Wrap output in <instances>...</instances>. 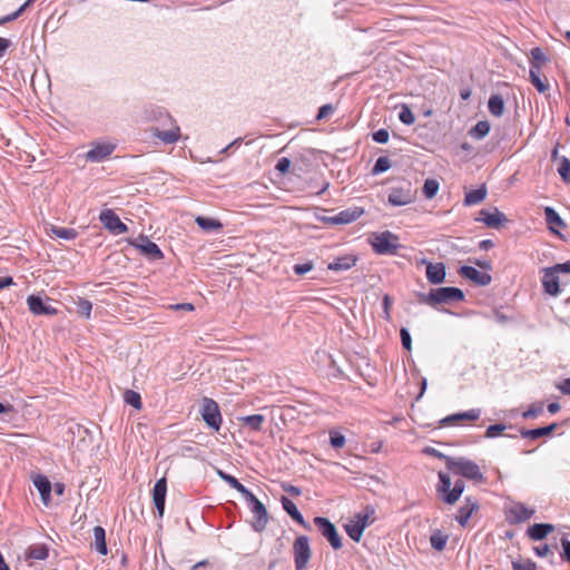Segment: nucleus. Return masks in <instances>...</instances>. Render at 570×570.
<instances>
[{"instance_id":"obj_1","label":"nucleus","mask_w":570,"mask_h":570,"mask_svg":"<svg viewBox=\"0 0 570 570\" xmlns=\"http://www.w3.org/2000/svg\"><path fill=\"white\" fill-rule=\"evenodd\" d=\"M145 119L148 121H159L163 127H153L150 132L153 137L158 138L166 145L175 144L180 138V128L176 120L161 107H148L144 110Z\"/></svg>"},{"instance_id":"obj_56","label":"nucleus","mask_w":570,"mask_h":570,"mask_svg":"<svg viewBox=\"0 0 570 570\" xmlns=\"http://www.w3.org/2000/svg\"><path fill=\"white\" fill-rule=\"evenodd\" d=\"M314 268V264L312 262H306L304 264L294 265L293 269L296 275H304L311 272Z\"/></svg>"},{"instance_id":"obj_17","label":"nucleus","mask_w":570,"mask_h":570,"mask_svg":"<svg viewBox=\"0 0 570 570\" xmlns=\"http://www.w3.org/2000/svg\"><path fill=\"white\" fill-rule=\"evenodd\" d=\"M460 275L472 281L476 285L487 286L491 283L492 277L488 273L479 272L472 266H462L459 271Z\"/></svg>"},{"instance_id":"obj_62","label":"nucleus","mask_w":570,"mask_h":570,"mask_svg":"<svg viewBox=\"0 0 570 570\" xmlns=\"http://www.w3.org/2000/svg\"><path fill=\"white\" fill-rule=\"evenodd\" d=\"M170 308L176 309V311L183 309V311L191 312V311H194V305L190 303H181V304L170 305Z\"/></svg>"},{"instance_id":"obj_42","label":"nucleus","mask_w":570,"mask_h":570,"mask_svg":"<svg viewBox=\"0 0 570 570\" xmlns=\"http://www.w3.org/2000/svg\"><path fill=\"white\" fill-rule=\"evenodd\" d=\"M391 168V160L385 157V156H382V157H379L372 168V174L373 175H379V174H382L386 170H389Z\"/></svg>"},{"instance_id":"obj_28","label":"nucleus","mask_w":570,"mask_h":570,"mask_svg":"<svg viewBox=\"0 0 570 570\" xmlns=\"http://www.w3.org/2000/svg\"><path fill=\"white\" fill-rule=\"evenodd\" d=\"M530 81L537 88V90L541 94L546 92L549 89V83L546 79H542L540 76V65L535 63L530 67L529 71Z\"/></svg>"},{"instance_id":"obj_5","label":"nucleus","mask_w":570,"mask_h":570,"mask_svg":"<svg viewBox=\"0 0 570 570\" xmlns=\"http://www.w3.org/2000/svg\"><path fill=\"white\" fill-rule=\"evenodd\" d=\"M464 298V294L460 288L456 287H440L431 289L428 295H420V302L426 303L431 306L436 304H448L452 302H459Z\"/></svg>"},{"instance_id":"obj_44","label":"nucleus","mask_w":570,"mask_h":570,"mask_svg":"<svg viewBox=\"0 0 570 570\" xmlns=\"http://www.w3.org/2000/svg\"><path fill=\"white\" fill-rule=\"evenodd\" d=\"M35 2V0H27L17 11H14L13 13L11 14H8L3 18L0 19V24H3V23H7V22H10V21H13L16 20L17 18H19L22 12L29 8L32 3Z\"/></svg>"},{"instance_id":"obj_57","label":"nucleus","mask_w":570,"mask_h":570,"mask_svg":"<svg viewBox=\"0 0 570 570\" xmlns=\"http://www.w3.org/2000/svg\"><path fill=\"white\" fill-rule=\"evenodd\" d=\"M400 336H401V342H402L403 347L405 350L410 351L412 340H411V335H410L409 331L406 328H401Z\"/></svg>"},{"instance_id":"obj_26","label":"nucleus","mask_w":570,"mask_h":570,"mask_svg":"<svg viewBox=\"0 0 570 570\" xmlns=\"http://www.w3.org/2000/svg\"><path fill=\"white\" fill-rule=\"evenodd\" d=\"M556 429H557V423H552L548 426L532 429V430L522 429L520 431V434L523 439L537 440L539 438L550 435Z\"/></svg>"},{"instance_id":"obj_34","label":"nucleus","mask_w":570,"mask_h":570,"mask_svg":"<svg viewBox=\"0 0 570 570\" xmlns=\"http://www.w3.org/2000/svg\"><path fill=\"white\" fill-rule=\"evenodd\" d=\"M488 108L493 116H502L504 111L503 98L500 95H492L489 99Z\"/></svg>"},{"instance_id":"obj_29","label":"nucleus","mask_w":570,"mask_h":570,"mask_svg":"<svg viewBox=\"0 0 570 570\" xmlns=\"http://www.w3.org/2000/svg\"><path fill=\"white\" fill-rule=\"evenodd\" d=\"M553 525L549 523H535L528 529V535L532 540H542L553 531Z\"/></svg>"},{"instance_id":"obj_60","label":"nucleus","mask_w":570,"mask_h":570,"mask_svg":"<svg viewBox=\"0 0 570 570\" xmlns=\"http://www.w3.org/2000/svg\"><path fill=\"white\" fill-rule=\"evenodd\" d=\"M533 551L538 557H547L551 553V548L548 544H540L534 547Z\"/></svg>"},{"instance_id":"obj_24","label":"nucleus","mask_w":570,"mask_h":570,"mask_svg":"<svg viewBox=\"0 0 570 570\" xmlns=\"http://www.w3.org/2000/svg\"><path fill=\"white\" fill-rule=\"evenodd\" d=\"M480 415H481L480 409H471L465 412L449 415V416L444 417L441 422H442V424L448 425V424L456 423V422H461V421H476L480 417Z\"/></svg>"},{"instance_id":"obj_10","label":"nucleus","mask_w":570,"mask_h":570,"mask_svg":"<svg viewBox=\"0 0 570 570\" xmlns=\"http://www.w3.org/2000/svg\"><path fill=\"white\" fill-rule=\"evenodd\" d=\"M200 413L208 428L215 431L219 430L222 424V414L218 404L214 400L205 397L203 400Z\"/></svg>"},{"instance_id":"obj_46","label":"nucleus","mask_w":570,"mask_h":570,"mask_svg":"<svg viewBox=\"0 0 570 570\" xmlns=\"http://www.w3.org/2000/svg\"><path fill=\"white\" fill-rule=\"evenodd\" d=\"M125 401H126V403H128L129 405L134 406L135 409H140L141 407V397L135 391H131V390L126 391V393H125Z\"/></svg>"},{"instance_id":"obj_33","label":"nucleus","mask_w":570,"mask_h":570,"mask_svg":"<svg viewBox=\"0 0 570 570\" xmlns=\"http://www.w3.org/2000/svg\"><path fill=\"white\" fill-rule=\"evenodd\" d=\"M487 196V188L484 186L470 190L465 194L464 204L466 206H472L481 203Z\"/></svg>"},{"instance_id":"obj_55","label":"nucleus","mask_w":570,"mask_h":570,"mask_svg":"<svg viewBox=\"0 0 570 570\" xmlns=\"http://www.w3.org/2000/svg\"><path fill=\"white\" fill-rule=\"evenodd\" d=\"M373 140L377 144H386L390 138V134L386 129H379L372 135Z\"/></svg>"},{"instance_id":"obj_59","label":"nucleus","mask_w":570,"mask_h":570,"mask_svg":"<svg viewBox=\"0 0 570 570\" xmlns=\"http://www.w3.org/2000/svg\"><path fill=\"white\" fill-rule=\"evenodd\" d=\"M291 167V160L286 157L284 158H281L277 164H276V169L281 173V174H285L288 171Z\"/></svg>"},{"instance_id":"obj_53","label":"nucleus","mask_w":570,"mask_h":570,"mask_svg":"<svg viewBox=\"0 0 570 570\" xmlns=\"http://www.w3.org/2000/svg\"><path fill=\"white\" fill-rule=\"evenodd\" d=\"M282 507L283 509L291 515L293 517L296 512H298V509L296 507V504L289 500L288 498L286 497H283L282 498Z\"/></svg>"},{"instance_id":"obj_43","label":"nucleus","mask_w":570,"mask_h":570,"mask_svg":"<svg viewBox=\"0 0 570 570\" xmlns=\"http://www.w3.org/2000/svg\"><path fill=\"white\" fill-rule=\"evenodd\" d=\"M439 190V183L435 179H426L423 185V194L426 198H433Z\"/></svg>"},{"instance_id":"obj_20","label":"nucleus","mask_w":570,"mask_h":570,"mask_svg":"<svg viewBox=\"0 0 570 570\" xmlns=\"http://www.w3.org/2000/svg\"><path fill=\"white\" fill-rule=\"evenodd\" d=\"M479 508L478 502L472 498H465L464 504L459 509L455 520L460 525H466L472 513Z\"/></svg>"},{"instance_id":"obj_15","label":"nucleus","mask_w":570,"mask_h":570,"mask_svg":"<svg viewBox=\"0 0 570 570\" xmlns=\"http://www.w3.org/2000/svg\"><path fill=\"white\" fill-rule=\"evenodd\" d=\"M167 494V481L166 478H161L157 480L153 489V501L158 512L159 518L164 515L165 512V501Z\"/></svg>"},{"instance_id":"obj_50","label":"nucleus","mask_w":570,"mask_h":570,"mask_svg":"<svg viewBox=\"0 0 570 570\" xmlns=\"http://www.w3.org/2000/svg\"><path fill=\"white\" fill-rule=\"evenodd\" d=\"M330 442L334 449H341L345 445L346 440L343 434L332 431L330 433Z\"/></svg>"},{"instance_id":"obj_61","label":"nucleus","mask_w":570,"mask_h":570,"mask_svg":"<svg viewBox=\"0 0 570 570\" xmlns=\"http://www.w3.org/2000/svg\"><path fill=\"white\" fill-rule=\"evenodd\" d=\"M10 46L11 41L9 39L0 37V59L6 55Z\"/></svg>"},{"instance_id":"obj_7","label":"nucleus","mask_w":570,"mask_h":570,"mask_svg":"<svg viewBox=\"0 0 570 570\" xmlns=\"http://www.w3.org/2000/svg\"><path fill=\"white\" fill-rule=\"evenodd\" d=\"M250 507V511L254 514L255 520L252 523L253 529L256 532H261L266 528L268 515L265 505L249 491V493L244 497Z\"/></svg>"},{"instance_id":"obj_8","label":"nucleus","mask_w":570,"mask_h":570,"mask_svg":"<svg viewBox=\"0 0 570 570\" xmlns=\"http://www.w3.org/2000/svg\"><path fill=\"white\" fill-rule=\"evenodd\" d=\"M293 553L296 570H306L307 563L311 559L312 551L309 540L306 535H299L293 543Z\"/></svg>"},{"instance_id":"obj_51","label":"nucleus","mask_w":570,"mask_h":570,"mask_svg":"<svg viewBox=\"0 0 570 570\" xmlns=\"http://www.w3.org/2000/svg\"><path fill=\"white\" fill-rule=\"evenodd\" d=\"M543 411V405L540 404H532L525 412H523L522 416L524 419H534L539 416Z\"/></svg>"},{"instance_id":"obj_35","label":"nucleus","mask_w":570,"mask_h":570,"mask_svg":"<svg viewBox=\"0 0 570 570\" xmlns=\"http://www.w3.org/2000/svg\"><path fill=\"white\" fill-rule=\"evenodd\" d=\"M464 491V482L462 480L455 481L452 490L443 497V501L448 504H454Z\"/></svg>"},{"instance_id":"obj_4","label":"nucleus","mask_w":570,"mask_h":570,"mask_svg":"<svg viewBox=\"0 0 570 570\" xmlns=\"http://www.w3.org/2000/svg\"><path fill=\"white\" fill-rule=\"evenodd\" d=\"M445 464L446 468L455 474L474 481L484 480L479 465L469 459L445 456Z\"/></svg>"},{"instance_id":"obj_6","label":"nucleus","mask_w":570,"mask_h":570,"mask_svg":"<svg viewBox=\"0 0 570 570\" xmlns=\"http://www.w3.org/2000/svg\"><path fill=\"white\" fill-rule=\"evenodd\" d=\"M371 245L380 255H393L401 247L399 237L389 230L374 234Z\"/></svg>"},{"instance_id":"obj_3","label":"nucleus","mask_w":570,"mask_h":570,"mask_svg":"<svg viewBox=\"0 0 570 570\" xmlns=\"http://www.w3.org/2000/svg\"><path fill=\"white\" fill-rule=\"evenodd\" d=\"M374 514L375 510L367 505L363 512L356 513L348 520L345 524V531L353 541L358 542L361 540L365 528L374 522Z\"/></svg>"},{"instance_id":"obj_21","label":"nucleus","mask_w":570,"mask_h":570,"mask_svg":"<svg viewBox=\"0 0 570 570\" xmlns=\"http://www.w3.org/2000/svg\"><path fill=\"white\" fill-rule=\"evenodd\" d=\"M364 214L363 208L354 206L335 214L336 225H346L355 222Z\"/></svg>"},{"instance_id":"obj_36","label":"nucleus","mask_w":570,"mask_h":570,"mask_svg":"<svg viewBox=\"0 0 570 570\" xmlns=\"http://www.w3.org/2000/svg\"><path fill=\"white\" fill-rule=\"evenodd\" d=\"M448 534H444L441 530H435L430 537L431 547L436 551H442L448 542Z\"/></svg>"},{"instance_id":"obj_52","label":"nucleus","mask_w":570,"mask_h":570,"mask_svg":"<svg viewBox=\"0 0 570 570\" xmlns=\"http://www.w3.org/2000/svg\"><path fill=\"white\" fill-rule=\"evenodd\" d=\"M507 426L504 424H493L490 425L485 431V438L492 439L501 434Z\"/></svg>"},{"instance_id":"obj_41","label":"nucleus","mask_w":570,"mask_h":570,"mask_svg":"<svg viewBox=\"0 0 570 570\" xmlns=\"http://www.w3.org/2000/svg\"><path fill=\"white\" fill-rule=\"evenodd\" d=\"M440 483L438 485V492L442 495H446L451 489V479L446 473L439 472Z\"/></svg>"},{"instance_id":"obj_63","label":"nucleus","mask_w":570,"mask_h":570,"mask_svg":"<svg viewBox=\"0 0 570 570\" xmlns=\"http://www.w3.org/2000/svg\"><path fill=\"white\" fill-rule=\"evenodd\" d=\"M558 389L567 395H570V379L563 380L559 385Z\"/></svg>"},{"instance_id":"obj_40","label":"nucleus","mask_w":570,"mask_h":570,"mask_svg":"<svg viewBox=\"0 0 570 570\" xmlns=\"http://www.w3.org/2000/svg\"><path fill=\"white\" fill-rule=\"evenodd\" d=\"M27 556L33 560H45L48 557V549L45 544L31 546L28 549Z\"/></svg>"},{"instance_id":"obj_49","label":"nucleus","mask_w":570,"mask_h":570,"mask_svg":"<svg viewBox=\"0 0 570 570\" xmlns=\"http://www.w3.org/2000/svg\"><path fill=\"white\" fill-rule=\"evenodd\" d=\"M399 119L405 125H412L415 121V117L407 106L402 107Z\"/></svg>"},{"instance_id":"obj_18","label":"nucleus","mask_w":570,"mask_h":570,"mask_svg":"<svg viewBox=\"0 0 570 570\" xmlns=\"http://www.w3.org/2000/svg\"><path fill=\"white\" fill-rule=\"evenodd\" d=\"M479 216L478 220L491 228H499L501 224L507 220L505 215L498 208H493V210L481 209Z\"/></svg>"},{"instance_id":"obj_11","label":"nucleus","mask_w":570,"mask_h":570,"mask_svg":"<svg viewBox=\"0 0 570 570\" xmlns=\"http://www.w3.org/2000/svg\"><path fill=\"white\" fill-rule=\"evenodd\" d=\"M416 198V191L410 184L400 187H393L389 191L387 202L392 206H405L412 204Z\"/></svg>"},{"instance_id":"obj_16","label":"nucleus","mask_w":570,"mask_h":570,"mask_svg":"<svg viewBox=\"0 0 570 570\" xmlns=\"http://www.w3.org/2000/svg\"><path fill=\"white\" fill-rule=\"evenodd\" d=\"M116 146L109 142L96 144L90 150L87 151L86 158L89 161L100 163L107 159Z\"/></svg>"},{"instance_id":"obj_22","label":"nucleus","mask_w":570,"mask_h":570,"mask_svg":"<svg viewBox=\"0 0 570 570\" xmlns=\"http://www.w3.org/2000/svg\"><path fill=\"white\" fill-rule=\"evenodd\" d=\"M445 266L443 263H428L426 278L431 284H441L445 278Z\"/></svg>"},{"instance_id":"obj_9","label":"nucleus","mask_w":570,"mask_h":570,"mask_svg":"<svg viewBox=\"0 0 570 570\" xmlns=\"http://www.w3.org/2000/svg\"><path fill=\"white\" fill-rule=\"evenodd\" d=\"M314 523L318 528L321 534L328 541L334 550L342 548V538L338 534L334 523L324 517L314 518Z\"/></svg>"},{"instance_id":"obj_48","label":"nucleus","mask_w":570,"mask_h":570,"mask_svg":"<svg viewBox=\"0 0 570 570\" xmlns=\"http://www.w3.org/2000/svg\"><path fill=\"white\" fill-rule=\"evenodd\" d=\"M530 55H531V66H534L535 63H539L541 66L542 63H544L547 61V56L538 47L532 48L530 51Z\"/></svg>"},{"instance_id":"obj_27","label":"nucleus","mask_w":570,"mask_h":570,"mask_svg":"<svg viewBox=\"0 0 570 570\" xmlns=\"http://www.w3.org/2000/svg\"><path fill=\"white\" fill-rule=\"evenodd\" d=\"M195 223L199 228H202L204 232L210 233V232H220L223 229V224L215 218L212 217H205V216H197L195 218Z\"/></svg>"},{"instance_id":"obj_25","label":"nucleus","mask_w":570,"mask_h":570,"mask_svg":"<svg viewBox=\"0 0 570 570\" xmlns=\"http://www.w3.org/2000/svg\"><path fill=\"white\" fill-rule=\"evenodd\" d=\"M356 264V257L354 255H345L335 258L327 266L330 271L344 272L351 269Z\"/></svg>"},{"instance_id":"obj_45","label":"nucleus","mask_w":570,"mask_h":570,"mask_svg":"<svg viewBox=\"0 0 570 570\" xmlns=\"http://www.w3.org/2000/svg\"><path fill=\"white\" fill-rule=\"evenodd\" d=\"M92 304L90 301L85 298H79L77 302V312L79 315L89 318L91 315Z\"/></svg>"},{"instance_id":"obj_13","label":"nucleus","mask_w":570,"mask_h":570,"mask_svg":"<svg viewBox=\"0 0 570 570\" xmlns=\"http://www.w3.org/2000/svg\"><path fill=\"white\" fill-rule=\"evenodd\" d=\"M51 298L41 297L40 295H29L27 297V304L29 311L37 316L46 315L52 316L57 314V309L50 304Z\"/></svg>"},{"instance_id":"obj_54","label":"nucleus","mask_w":570,"mask_h":570,"mask_svg":"<svg viewBox=\"0 0 570 570\" xmlns=\"http://www.w3.org/2000/svg\"><path fill=\"white\" fill-rule=\"evenodd\" d=\"M334 107L331 104L323 105L317 112L316 119L323 120L327 117H330L334 112Z\"/></svg>"},{"instance_id":"obj_31","label":"nucleus","mask_w":570,"mask_h":570,"mask_svg":"<svg viewBox=\"0 0 570 570\" xmlns=\"http://www.w3.org/2000/svg\"><path fill=\"white\" fill-rule=\"evenodd\" d=\"M218 476L224 480L230 488L238 491L243 497H246L249 493V490L243 485L235 476L218 470L217 471Z\"/></svg>"},{"instance_id":"obj_30","label":"nucleus","mask_w":570,"mask_h":570,"mask_svg":"<svg viewBox=\"0 0 570 570\" xmlns=\"http://www.w3.org/2000/svg\"><path fill=\"white\" fill-rule=\"evenodd\" d=\"M92 547L96 549V551H98L102 556H106L108 552L107 544H106V531L100 525H97L94 528Z\"/></svg>"},{"instance_id":"obj_38","label":"nucleus","mask_w":570,"mask_h":570,"mask_svg":"<svg viewBox=\"0 0 570 570\" xmlns=\"http://www.w3.org/2000/svg\"><path fill=\"white\" fill-rule=\"evenodd\" d=\"M544 216H546V220L549 225H551V229L554 232V226L557 227H564L566 224L563 222V219L560 217V215L551 207H546L544 208Z\"/></svg>"},{"instance_id":"obj_64","label":"nucleus","mask_w":570,"mask_h":570,"mask_svg":"<svg viewBox=\"0 0 570 570\" xmlns=\"http://www.w3.org/2000/svg\"><path fill=\"white\" fill-rule=\"evenodd\" d=\"M561 544L563 548L564 559L570 562V541L567 539H562Z\"/></svg>"},{"instance_id":"obj_23","label":"nucleus","mask_w":570,"mask_h":570,"mask_svg":"<svg viewBox=\"0 0 570 570\" xmlns=\"http://www.w3.org/2000/svg\"><path fill=\"white\" fill-rule=\"evenodd\" d=\"M33 485L39 491L43 504L48 505L51 497V483L48 478L41 474L36 475L33 478Z\"/></svg>"},{"instance_id":"obj_19","label":"nucleus","mask_w":570,"mask_h":570,"mask_svg":"<svg viewBox=\"0 0 570 570\" xmlns=\"http://www.w3.org/2000/svg\"><path fill=\"white\" fill-rule=\"evenodd\" d=\"M533 510L527 508L523 503H515L509 509V520L515 523L524 522L529 520Z\"/></svg>"},{"instance_id":"obj_32","label":"nucleus","mask_w":570,"mask_h":570,"mask_svg":"<svg viewBox=\"0 0 570 570\" xmlns=\"http://www.w3.org/2000/svg\"><path fill=\"white\" fill-rule=\"evenodd\" d=\"M49 235L61 239L71 240L78 236V233L73 228L51 226L49 229Z\"/></svg>"},{"instance_id":"obj_47","label":"nucleus","mask_w":570,"mask_h":570,"mask_svg":"<svg viewBox=\"0 0 570 570\" xmlns=\"http://www.w3.org/2000/svg\"><path fill=\"white\" fill-rule=\"evenodd\" d=\"M558 173L564 183H570V160L568 158L560 161Z\"/></svg>"},{"instance_id":"obj_58","label":"nucleus","mask_w":570,"mask_h":570,"mask_svg":"<svg viewBox=\"0 0 570 570\" xmlns=\"http://www.w3.org/2000/svg\"><path fill=\"white\" fill-rule=\"evenodd\" d=\"M513 570H535V564L531 561H514L512 562Z\"/></svg>"},{"instance_id":"obj_12","label":"nucleus","mask_w":570,"mask_h":570,"mask_svg":"<svg viewBox=\"0 0 570 570\" xmlns=\"http://www.w3.org/2000/svg\"><path fill=\"white\" fill-rule=\"evenodd\" d=\"M99 220L104 227L112 235H121L127 233L128 227L124 224L112 209H104L99 214Z\"/></svg>"},{"instance_id":"obj_39","label":"nucleus","mask_w":570,"mask_h":570,"mask_svg":"<svg viewBox=\"0 0 570 570\" xmlns=\"http://www.w3.org/2000/svg\"><path fill=\"white\" fill-rule=\"evenodd\" d=\"M490 131V124L488 121H478L469 131L470 136L474 139L484 138Z\"/></svg>"},{"instance_id":"obj_14","label":"nucleus","mask_w":570,"mask_h":570,"mask_svg":"<svg viewBox=\"0 0 570 570\" xmlns=\"http://www.w3.org/2000/svg\"><path fill=\"white\" fill-rule=\"evenodd\" d=\"M136 248L140 249V252L149 257L153 261H158L163 258V253L158 245L151 240H149L146 236H139L136 240L130 243Z\"/></svg>"},{"instance_id":"obj_37","label":"nucleus","mask_w":570,"mask_h":570,"mask_svg":"<svg viewBox=\"0 0 570 570\" xmlns=\"http://www.w3.org/2000/svg\"><path fill=\"white\" fill-rule=\"evenodd\" d=\"M240 420L244 426H247L253 431H261L263 423L265 422V417L261 414L244 416Z\"/></svg>"},{"instance_id":"obj_2","label":"nucleus","mask_w":570,"mask_h":570,"mask_svg":"<svg viewBox=\"0 0 570 570\" xmlns=\"http://www.w3.org/2000/svg\"><path fill=\"white\" fill-rule=\"evenodd\" d=\"M542 273L541 283L544 293L551 296H558L560 294V274H570V261L556 264L551 267H544Z\"/></svg>"}]
</instances>
